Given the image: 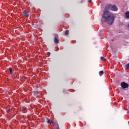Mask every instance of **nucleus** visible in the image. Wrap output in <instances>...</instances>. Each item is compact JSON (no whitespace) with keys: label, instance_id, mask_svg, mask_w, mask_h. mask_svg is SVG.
I'll return each mask as SVG.
<instances>
[{"label":"nucleus","instance_id":"obj_1","mask_svg":"<svg viewBox=\"0 0 129 129\" xmlns=\"http://www.w3.org/2000/svg\"><path fill=\"white\" fill-rule=\"evenodd\" d=\"M102 17L105 19V22L108 25L113 24L115 19L114 15L106 10L104 11Z\"/></svg>","mask_w":129,"mask_h":129},{"label":"nucleus","instance_id":"obj_2","mask_svg":"<svg viewBox=\"0 0 129 129\" xmlns=\"http://www.w3.org/2000/svg\"><path fill=\"white\" fill-rule=\"evenodd\" d=\"M121 86L122 88H127L128 87V84L123 82L121 83Z\"/></svg>","mask_w":129,"mask_h":129},{"label":"nucleus","instance_id":"obj_3","mask_svg":"<svg viewBox=\"0 0 129 129\" xmlns=\"http://www.w3.org/2000/svg\"><path fill=\"white\" fill-rule=\"evenodd\" d=\"M47 123H50V124H54V125H57L58 126V123L54 122V121H50V119H48L47 120Z\"/></svg>","mask_w":129,"mask_h":129},{"label":"nucleus","instance_id":"obj_4","mask_svg":"<svg viewBox=\"0 0 129 129\" xmlns=\"http://www.w3.org/2000/svg\"><path fill=\"white\" fill-rule=\"evenodd\" d=\"M117 10L118 9L116 8V6L115 5H113L111 7V10L113 11L114 12H116Z\"/></svg>","mask_w":129,"mask_h":129},{"label":"nucleus","instance_id":"obj_5","mask_svg":"<svg viewBox=\"0 0 129 129\" xmlns=\"http://www.w3.org/2000/svg\"><path fill=\"white\" fill-rule=\"evenodd\" d=\"M111 5L110 4H107L105 6V9L106 10H111Z\"/></svg>","mask_w":129,"mask_h":129},{"label":"nucleus","instance_id":"obj_6","mask_svg":"<svg viewBox=\"0 0 129 129\" xmlns=\"http://www.w3.org/2000/svg\"><path fill=\"white\" fill-rule=\"evenodd\" d=\"M9 71L11 75H14V73L15 72V71L13 70L12 68H9Z\"/></svg>","mask_w":129,"mask_h":129},{"label":"nucleus","instance_id":"obj_7","mask_svg":"<svg viewBox=\"0 0 129 129\" xmlns=\"http://www.w3.org/2000/svg\"><path fill=\"white\" fill-rule=\"evenodd\" d=\"M23 14L25 16V17H29V14L26 10L23 12Z\"/></svg>","mask_w":129,"mask_h":129},{"label":"nucleus","instance_id":"obj_8","mask_svg":"<svg viewBox=\"0 0 129 129\" xmlns=\"http://www.w3.org/2000/svg\"><path fill=\"white\" fill-rule=\"evenodd\" d=\"M125 16L126 19H129V12H127L125 13Z\"/></svg>","mask_w":129,"mask_h":129},{"label":"nucleus","instance_id":"obj_9","mask_svg":"<svg viewBox=\"0 0 129 129\" xmlns=\"http://www.w3.org/2000/svg\"><path fill=\"white\" fill-rule=\"evenodd\" d=\"M54 41L55 44H58V43H59V40H58V39H57L56 37L54 38Z\"/></svg>","mask_w":129,"mask_h":129},{"label":"nucleus","instance_id":"obj_10","mask_svg":"<svg viewBox=\"0 0 129 129\" xmlns=\"http://www.w3.org/2000/svg\"><path fill=\"white\" fill-rule=\"evenodd\" d=\"M103 71H101L99 72V75L100 76H102V75H103Z\"/></svg>","mask_w":129,"mask_h":129},{"label":"nucleus","instance_id":"obj_11","mask_svg":"<svg viewBox=\"0 0 129 129\" xmlns=\"http://www.w3.org/2000/svg\"><path fill=\"white\" fill-rule=\"evenodd\" d=\"M101 59L102 60V61H106V59L104 57H101Z\"/></svg>","mask_w":129,"mask_h":129},{"label":"nucleus","instance_id":"obj_12","mask_svg":"<svg viewBox=\"0 0 129 129\" xmlns=\"http://www.w3.org/2000/svg\"><path fill=\"white\" fill-rule=\"evenodd\" d=\"M68 34H69V31L68 30H67L65 32L64 35H68Z\"/></svg>","mask_w":129,"mask_h":129},{"label":"nucleus","instance_id":"obj_13","mask_svg":"<svg viewBox=\"0 0 129 129\" xmlns=\"http://www.w3.org/2000/svg\"><path fill=\"white\" fill-rule=\"evenodd\" d=\"M22 110H23V111H25V110H26V107H23L22 108Z\"/></svg>","mask_w":129,"mask_h":129},{"label":"nucleus","instance_id":"obj_14","mask_svg":"<svg viewBox=\"0 0 129 129\" xmlns=\"http://www.w3.org/2000/svg\"><path fill=\"white\" fill-rule=\"evenodd\" d=\"M126 68H127V69H129V63L127 64V65L126 66Z\"/></svg>","mask_w":129,"mask_h":129},{"label":"nucleus","instance_id":"obj_15","mask_svg":"<svg viewBox=\"0 0 129 129\" xmlns=\"http://www.w3.org/2000/svg\"><path fill=\"white\" fill-rule=\"evenodd\" d=\"M7 113H9V112H10V110L9 109L7 110Z\"/></svg>","mask_w":129,"mask_h":129},{"label":"nucleus","instance_id":"obj_16","mask_svg":"<svg viewBox=\"0 0 129 129\" xmlns=\"http://www.w3.org/2000/svg\"><path fill=\"white\" fill-rule=\"evenodd\" d=\"M92 1L91 0H89V3H91Z\"/></svg>","mask_w":129,"mask_h":129},{"label":"nucleus","instance_id":"obj_17","mask_svg":"<svg viewBox=\"0 0 129 129\" xmlns=\"http://www.w3.org/2000/svg\"><path fill=\"white\" fill-rule=\"evenodd\" d=\"M127 28L129 29V23L127 25Z\"/></svg>","mask_w":129,"mask_h":129},{"label":"nucleus","instance_id":"obj_18","mask_svg":"<svg viewBox=\"0 0 129 129\" xmlns=\"http://www.w3.org/2000/svg\"><path fill=\"white\" fill-rule=\"evenodd\" d=\"M58 127L57 128H56V129H60V128H59V125H58Z\"/></svg>","mask_w":129,"mask_h":129},{"label":"nucleus","instance_id":"obj_19","mask_svg":"<svg viewBox=\"0 0 129 129\" xmlns=\"http://www.w3.org/2000/svg\"><path fill=\"white\" fill-rule=\"evenodd\" d=\"M50 54H51L50 52H48V55H50Z\"/></svg>","mask_w":129,"mask_h":129},{"label":"nucleus","instance_id":"obj_20","mask_svg":"<svg viewBox=\"0 0 129 129\" xmlns=\"http://www.w3.org/2000/svg\"><path fill=\"white\" fill-rule=\"evenodd\" d=\"M37 93H39V92H36Z\"/></svg>","mask_w":129,"mask_h":129}]
</instances>
